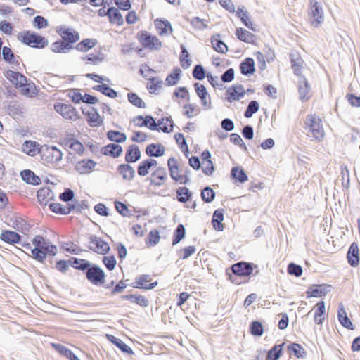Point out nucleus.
Masks as SVG:
<instances>
[{
	"mask_svg": "<svg viewBox=\"0 0 360 360\" xmlns=\"http://www.w3.org/2000/svg\"><path fill=\"white\" fill-rule=\"evenodd\" d=\"M32 244L34 248L31 257L42 264H45L47 258H52L57 255V246L41 235L35 236L32 240Z\"/></svg>",
	"mask_w": 360,
	"mask_h": 360,
	"instance_id": "obj_1",
	"label": "nucleus"
},
{
	"mask_svg": "<svg viewBox=\"0 0 360 360\" xmlns=\"http://www.w3.org/2000/svg\"><path fill=\"white\" fill-rule=\"evenodd\" d=\"M17 38L22 44L34 49H44L49 44V41L46 37L31 30L20 32Z\"/></svg>",
	"mask_w": 360,
	"mask_h": 360,
	"instance_id": "obj_2",
	"label": "nucleus"
},
{
	"mask_svg": "<svg viewBox=\"0 0 360 360\" xmlns=\"http://www.w3.org/2000/svg\"><path fill=\"white\" fill-rule=\"evenodd\" d=\"M307 15L311 25L319 27L324 21V11L321 0H309Z\"/></svg>",
	"mask_w": 360,
	"mask_h": 360,
	"instance_id": "obj_3",
	"label": "nucleus"
},
{
	"mask_svg": "<svg viewBox=\"0 0 360 360\" xmlns=\"http://www.w3.org/2000/svg\"><path fill=\"white\" fill-rule=\"evenodd\" d=\"M304 129L311 133V136L318 141L324 138L325 132L322 120L316 114H309L304 120Z\"/></svg>",
	"mask_w": 360,
	"mask_h": 360,
	"instance_id": "obj_4",
	"label": "nucleus"
},
{
	"mask_svg": "<svg viewBox=\"0 0 360 360\" xmlns=\"http://www.w3.org/2000/svg\"><path fill=\"white\" fill-rule=\"evenodd\" d=\"M167 166L170 176L174 181L181 184H185L188 182L187 174L181 168V165L176 158H169L167 160Z\"/></svg>",
	"mask_w": 360,
	"mask_h": 360,
	"instance_id": "obj_5",
	"label": "nucleus"
},
{
	"mask_svg": "<svg viewBox=\"0 0 360 360\" xmlns=\"http://www.w3.org/2000/svg\"><path fill=\"white\" fill-rule=\"evenodd\" d=\"M136 38L143 48L150 51L159 50L162 47V42L158 37L146 30L139 32Z\"/></svg>",
	"mask_w": 360,
	"mask_h": 360,
	"instance_id": "obj_6",
	"label": "nucleus"
},
{
	"mask_svg": "<svg viewBox=\"0 0 360 360\" xmlns=\"http://www.w3.org/2000/svg\"><path fill=\"white\" fill-rule=\"evenodd\" d=\"M40 152L41 158L47 163H57L62 160L63 153L56 146L42 145Z\"/></svg>",
	"mask_w": 360,
	"mask_h": 360,
	"instance_id": "obj_7",
	"label": "nucleus"
},
{
	"mask_svg": "<svg viewBox=\"0 0 360 360\" xmlns=\"http://www.w3.org/2000/svg\"><path fill=\"white\" fill-rule=\"evenodd\" d=\"M56 32L72 49L75 48L74 44L79 39V32L71 27L60 26L57 28Z\"/></svg>",
	"mask_w": 360,
	"mask_h": 360,
	"instance_id": "obj_8",
	"label": "nucleus"
},
{
	"mask_svg": "<svg viewBox=\"0 0 360 360\" xmlns=\"http://www.w3.org/2000/svg\"><path fill=\"white\" fill-rule=\"evenodd\" d=\"M80 206L79 202L68 203L67 205H62L58 202H51L49 205V208L53 212L57 214L67 215L70 214L73 210H79Z\"/></svg>",
	"mask_w": 360,
	"mask_h": 360,
	"instance_id": "obj_9",
	"label": "nucleus"
},
{
	"mask_svg": "<svg viewBox=\"0 0 360 360\" xmlns=\"http://www.w3.org/2000/svg\"><path fill=\"white\" fill-rule=\"evenodd\" d=\"M257 266L252 263L240 262L231 266L232 272L238 276L247 277L252 274Z\"/></svg>",
	"mask_w": 360,
	"mask_h": 360,
	"instance_id": "obj_10",
	"label": "nucleus"
},
{
	"mask_svg": "<svg viewBox=\"0 0 360 360\" xmlns=\"http://www.w3.org/2000/svg\"><path fill=\"white\" fill-rule=\"evenodd\" d=\"M158 166V162L153 158H147L140 162L137 167V173L141 176H146L152 173Z\"/></svg>",
	"mask_w": 360,
	"mask_h": 360,
	"instance_id": "obj_11",
	"label": "nucleus"
},
{
	"mask_svg": "<svg viewBox=\"0 0 360 360\" xmlns=\"http://www.w3.org/2000/svg\"><path fill=\"white\" fill-rule=\"evenodd\" d=\"M152 280L151 276L148 274H141L136 278L133 287L143 290L153 289L158 285V282H152Z\"/></svg>",
	"mask_w": 360,
	"mask_h": 360,
	"instance_id": "obj_12",
	"label": "nucleus"
},
{
	"mask_svg": "<svg viewBox=\"0 0 360 360\" xmlns=\"http://www.w3.org/2000/svg\"><path fill=\"white\" fill-rule=\"evenodd\" d=\"M167 179V174L165 169L158 166L150 174V182L151 185L161 186L164 185Z\"/></svg>",
	"mask_w": 360,
	"mask_h": 360,
	"instance_id": "obj_13",
	"label": "nucleus"
},
{
	"mask_svg": "<svg viewBox=\"0 0 360 360\" xmlns=\"http://www.w3.org/2000/svg\"><path fill=\"white\" fill-rule=\"evenodd\" d=\"M54 110L67 120L75 119L77 114L73 106L63 103H56L54 104Z\"/></svg>",
	"mask_w": 360,
	"mask_h": 360,
	"instance_id": "obj_14",
	"label": "nucleus"
},
{
	"mask_svg": "<svg viewBox=\"0 0 360 360\" xmlns=\"http://www.w3.org/2000/svg\"><path fill=\"white\" fill-rule=\"evenodd\" d=\"M194 88L196 94L200 100L201 105L205 110L211 108V98L205 86L200 83H195Z\"/></svg>",
	"mask_w": 360,
	"mask_h": 360,
	"instance_id": "obj_15",
	"label": "nucleus"
},
{
	"mask_svg": "<svg viewBox=\"0 0 360 360\" xmlns=\"http://www.w3.org/2000/svg\"><path fill=\"white\" fill-rule=\"evenodd\" d=\"M99 15H106L108 17L110 22L117 26H122L124 24V19L119 11V10L115 7H111L108 9L105 12L104 10L100 9L98 11Z\"/></svg>",
	"mask_w": 360,
	"mask_h": 360,
	"instance_id": "obj_16",
	"label": "nucleus"
},
{
	"mask_svg": "<svg viewBox=\"0 0 360 360\" xmlns=\"http://www.w3.org/2000/svg\"><path fill=\"white\" fill-rule=\"evenodd\" d=\"M0 239L5 243L15 245L21 244L22 236L16 231L5 229L1 231Z\"/></svg>",
	"mask_w": 360,
	"mask_h": 360,
	"instance_id": "obj_17",
	"label": "nucleus"
},
{
	"mask_svg": "<svg viewBox=\"0 0 360 360\" xmlns=\"http://www.w3.org/2000/svg\"><path fill=\"white\" fill-rule=\"evenodd\" d=\"M245 94V91L241 84H235L229 87L226 92V98L229 102L238 101Z\"/></svg>",
	"mask_w": 360,
	"mask_h": 360,
	"instance_id": "obj_18",
	"label": "nucleus"
},
{
	"mask_svg": "<svg viewBox=\"0 0 360 360\" xmlns=\"http://www.w3.org/2000/svg\"><path fill=\"white\" fill-rule=\"evenodd\" d=\"M70 266L75 269L84 271L87 280L90 281V262L75 257H70Z\"/></svg>",
	"mask_w": 360,
	"mask_h": 360,
	"instance_id": "obj_19",
	"label": "nucleus"
},
{
	"mask_svg": "<svg viewBox=\"0 0 360 360\" xmlns=\"http://www.w3.org/2000/svg\"><path fill=\"white\" fill-rule=\"evenodd\" d=\"M4 75L16 89H20V86H22L23 83L27 82V77L18 71L7 70L4 72Z\"/></svg>",
	"mask_w": 360,
	"mask_h": 360,
	"instance_id": "obj_20",
	"label": "nucleus"
},
{
	"mask_svg": "<svg viewBox=\"0 0 360 360\" xmlns=\"http://www.w3.org/2000/svg\"><path fill=\"white\" fill-rule=\"evenodd\" d=\"M109 244L99 237L91 238V251L105 255L110 250Z\"/></svg>",
	"mask_w": 360,
	"mask_h": 360,
	"instance_id": "obj_21",
	"label": "nucleus"
},
{
	"mask_svg": "<svg viewBox=\"0 0 360 360\" xmlns=\"http://www.w3.org/2000/svg\"><path fill=\"white\" fill-rule=\"evenodd\" d=\"M202 162L200 167L202 172L207 176H211L214 171V167L212 161L211 160V154L208 150L203 151L201 155Z\"/></svg>",
	"mask_w": 360,
	"mask_h": 360,
	"instance_id": "obj_22",
	"label": "nucleus"
},
{
	"mask_svg": "<svg viewBox=\"0 0 360 360\" xmlns=\"http://www.w3.org/2000/svg\"><path fill=\"white\" fill-rule=\"evenodd\" d=\"M20 176L22 180L27 184L39 186L41 184V178L31 169H27L20 171Z\"/></svg>",
	"mask_w": 360,
	"mask_h": 360,
	"instance_id": "obj_23",
	"label": "nucleus"
},
{
	"mask_svg": "<svg viewBox=\"0 0 360 360\" xmlns=\"http://www.w3.org/2000/svg\"><path fill=\"white\" fill-rule=\"evenodd\" d=\"M314 320L316 324L322 325L326 316L325 302L320 301L314 307Z\"/></svg>",
	"mask_w": 360,
	"mask_h": 360,
	"instance_id": "obj_24",
	"label": "nucleus"
},
{
	"mask_svg": "<svg viewBox=\"0 0 360 360\" xmlns=\"http://www.w3.org/2000/svg\"><path fill=\"white\" fill-rule=\"evenodd\" d=\"M42 145H40L37 141L32 140H26L22 146V151L30 156H34L36 154H39Z\"/></svg>",
	"mask_w": 360,
	"mask_h": 360,
	"instance_id": "obj_25",
	"label": "nucleus"
},
{
	"mask_svg": "<svg viewBox=\"0 0 360 360\" xmlns=\"http://www.w3.org/2000/svg\"><path fill=\"white\" fill-rule=\"evenodd\" d=\"M235 34L240 41L245 43L255 44L257 41L256 36L244 28H237Z\"/></svg>",
	"mask_w": 360,
	"mask_h": 360,
	"instance_id": "obj_26",
	"label": "nucleus"
},
{
	"mask_svg": "<svg viewBox=\"0 0 360 360\" xmlns=\"http://www.w3.org/2000/svg\"><path fill=\"white\" fill-rule=\"evenodd\" d=\"M348 263L353 267H356L359 264V248L356 243H352L347 254Z\"/></svg>",
	"mask_w": 360,
	"mask_h": 360,
	"instance_id": "obj_27",
	"label": "nucleus"
},
{
	"mask_svg": "<svg viewBox=\"0 0 360 360\" xmlns=\"http://www.w3.org/2000/svg\"><path fill=\"white\" fill-rule=\"evenodd\" d=\"M290 63L294 73L298 77L302 76L305 67L303 59L299 55H291Z\"/></svg>",
	"mask_w": 360,
	"mask_h": 360,
	"instance_id": "obj_28",
	"label": "nucleus"
},
{
	"mask_svg": "<svg viewBox=\"0 0 360 360\" xmlns=\"http://www.w3.org/2000/svg\"><path fill=\"white\" fill-rule=\"evenodd\" d=\"M68 96L75 103L83 102L86 104H90V94L85 93V94L82 96L80 90L78 89H70Z\"/></svg>",
	"mask_w": 360,
	"mask_h": 360,
	"instance_id": "obj_29",
	"label": "nucleus"
},
{
	"mask_svg": "<svg viewBox=\"0 0 360 360\" xmlns=\"http://www.w3.org/2000/svg\"><path fill=\"white\" fill-rule=\"evenodd\" d=\"M165 153V147L160 143H151L146 148V153L151 158L152 157H161Z\"/></svg>",
	"mask_w": 360,
	"mask_h": 360,
	"instance_id": "obj_30",
	"label": "nucleus"
},
{
	"mask_svg": "<svg viewBox=\"0 0 360 360\" xmlns=\"http://www.w3.org/2000/svg\"><path fill=\"white\" fill-rule=\"evenodd\" d=\"M338 318L341 325L347 329L354 330V326L349 318L347 316L344 306L340 304L338 311Z\"/></svg>",
	"mask_w": 360,
	"mask_h": 360,
	"instance_id": "obj_31",
	"label": "nucleus"
},
{
	"mask_svg": "<svg viewBox=\"0 0 360 360\" xmlns=\"http://www.w3.org/2000/svg\"><path fill=\"white\" fill-rule=\"evenodd\" d=\"M123 150L121 146L115 143H110L103 147L101 149L102 154L110 155L113 158H118L121 155Z\"/></svg>",
	"mask_w": 360,
	"mask_h": 360,
	"instance_id": "obj_32",
	"label": "nucleus"
},
{
	"mask_svg": "<svg viewBox=\"0 0 360 360\" xmlns=\"http://www.w3.org/2000/svg\"><path fill=\"white\" fill-rule=\"evenodd\" d=\"M52 347L58 352L60 355L66 357L69 360H80L72 350L65 346L59 343H51Z\"/></svg>",
	"mask_w": 360,
	"mask_h": 360,
	"instance_id": "obj_33",
	"label": "nucleus"
},
{
	"mask_svg": "<svg viewBox=\"0 0 360 360\" xmlns=\"http://www.w3.org/2000/svg\"><path fill=\"white\" fill-rule=\"evenodd\" d=\"M298 89L300 98L302 101H307L310 98L309 85L307 79L303 75L300 77Z\"/></svg>",
	"mask_w": 360,
	"mask_h": 360,
	"instance_id": "obj_34",
	"label": "nucleus"
},
{
	"mask_svg": "<svg viewBox=\"0 0 360 360\" xmlns=\"http://www.w3.org/2000/svg\"><path fill=\"white\" fill-rule=\"evenodd\" d=\"M105 275L102 269L97 266H91V283L101 285L105 283Z\"/></svg>",
	"mask_w": 360,
	"mask_h": 360,
	"instance_id": "obj_35",
	"label": "nucleus"
},
{
	"mask_svg": "<svg viewBox=\"0 0 360 360\" xmlns=\"http://www.w3.org/2000/svg\"><path fill=\"white\" fill-rule=\"evenodd\" d=\"M117 172L125 181L131 180L135 174L134 168L128 164L120 165L117 167Z\"/></svg>",
	"mask_w": 360,
	"mask_h": 360,
	"instance_id": "obj_36",
	"label": "nucleus"
},
{
	"mask_svg": "<svg viewBox=\"0 0 360 360\" xmlns=\"http://www.w3.org/2000/svg\"><path fill=\"white\" fill-rule=\"evenodd\" d=\"M141 158V151L136 145H131L128 147L126 154L125 160L127 162H135Z\"/></svg>",
	"mask_w": 360,
	"mask_h": 360,
	"instance_id": "obj_37",
	"label": "nucleus"
},
{
	"mask_svg": "<svg viewBox=\"0 0 360 360\" xmlns=\"http://www.w3.org/2000/svg\"><path fill=\"white\" fill-rule=\"evenodd\" d=\"M37 197L41 204L46 205L49 200L53 199L54 194L49 187H42L37 191Z\"/></svg>",
	"mask_w": 360,
	"mask_h": 360,
	"instance_id": "obj_38",
	"label": "nucleus"
},
{
	"mask_svg": "<svg viewBox=\"0 0 360 360\" xmlns=\"http://www.w3.org/2000/svg\"><path fill=\"white\" fill-rule=\"evenodd\" d=\"M236 15L238 16V18L240 19V20L242 21L245 26H246L248 28L252 31L256 30L254 24L251 21L250 18L248 15V11H245L243 7L238 8V10L236 11Z\"/></svg>",
	"mask_w": 360,
	"mask_h": 360,
	"instance_id": "obj_39",
	"label": "nucleus"
},
{
	"mask_svg": "<svg viewBox=\"0 0 360 360\" xmlns=\"http://www.w3.org/2000/svg\"><path fill=\"white\" fill-rule=\"evenodd\" d=\"M155 25L160 35H166L172 33V27L167 20H156Z\"/></svg>",
	"mask_w": 360,
	"mask_h": 360,
	"instance_id": "obj_40",
	"label": "nucleus"
},
{
	"mask_svg": "<svg viewBox=\"0 0 360 360\" xmlns=\"http://www.w3.org/2000/svg\"><path fill=\"white\" fill-rule=\"evenodd\" d=\"M51 51L54 53H68L73 49L70 45L68 44L62 39H58L51 45Z\"/></svg>",
	"mask_w": 360,
	"mask_h": 360,
	"instance_id": "obj_41",
	"label": "nucleus"
},
{
	"mask_svg": "<svg viewBox=\"0 0 360 360\" xmlns=\"http://www.w3.org/2000/svg\"><path fill=\"white\" fill-rule=\"evenodd\" d=\"M326 290L321 285H314L306 292L307 298L321 297L326 296Z\"/></svg>",
	"mask_w": 360,
	"mask_h": 360,
	"instance_id": "obj_42",
	"label": "nucleus"
},
{
	"mask_svg": "<svg viewBox=\"0 0 360 360\" xmlns=\"http://www.w3.org/2000/svg\"><path fill=\"white\" fill-rule=\"evenodd\" d=\"M123 300H129L131 303L136 304L141 307H147L148 300L146 297L141 295H125L122 296Z\"/></svg>",
	"mask_w": 360,
	"mask_h": 360,
	"instance_id": "obj_43",
	"label": "nucleus"
},
{
	"mask_svg": "<svg viewBox=\"0 0 360 360\" xmlns=\"http://www.w3.org/2000/svg\"><path fill=\"white\" fill-rule=\"evenodd\" d=\"M200 113V108L196 103H187L183 106V114L188 118H193Z\"/></svg>",
	"mask_w": 360,
	"mask_h": 360,
	"instance_id": "obj_44",
	"label": "nucleus"
},
{
	"mask_svg": "<svg viewBox=\"0 0 360 360\" xmlns=\"http://www.w3.org/2000/svg\"><path fill=\"white\" fill-rule=\"evenodd\" d=\"M13 227L16 231L25 233L30 231L31 225L21 217H17L13 220Z\"/></svg>",
	"mask_w": 360,
	"mask_h": 360,
	"instance_id": "obj_45",
	"label": "nucleus"
},
{
	"mask_svg": "<svg viewBox=\"0 0 360 360\" xmlns=\"http://www.w3.org/2000/svg\"><path fill=\"white\" fill-rule=\"evenodd\" d=\"M224 220L223 210H217L214 211L212 217V224L215 230L222 231L224 226L221 224Z\"/></svg>",
	"mask_w": 360,
	"mask_h": 360,
	"instance_id": "obj_46",
	"label": "nucleus"
},
{
	"mask_svg": "<svg viewBox=\"0 0 360 360\" xmlns=\"http://www.w3.org/2000/svg\"><path fill=\"white\" fill-rule=\"evenodd\" d=\"M173 121L169 117H163L158 121L157 129L165 133H169L173 130Z\"/></svg>",
	"mask_w": 360,
	"mask_h": 360,
	"instance_id": "obj_47",
	"label": "nucleus"
},
{
	"mask_svg": "<svg viewBox=\"0 0 360 360\" xmlns=\"http://www.w3.org/2000/svg\"><path fill=\"white\" fill-rule=\"evenodd\" d=\"M231 177L240 183L248 181V177L242 167H235L231 169Z\"/></svg>",
	"mask_w": 360,
	"mask_h": 360,
	"instance_id": "obj_48",
	"label": "nucleus"
},
{
	"mask_svg": "<svg viewBox=\"0 0 360 360\" xmlns=\"http://www.w3.org/2000/svg\"><path fill=\"white\" fill-rule=\"evenodd\" d=\"M162 85V81L158 77H152L148 79L147 89L150 94H156Z\"/></svg>",
	"mask_w": 360,
	"mask_h": 360,
	"instance_id": "obj_49",
	"label": "nucleus"
},
{
	"mask_svg": "<svg viewBox=\"0 0 360 360\" xmlns=\"http://www.w3.org/2000/svg\"><path fill=\"white\" fill-rule=\"evenodd\" d=\"M240 69L243 75L252 74L255 71V63L253 59L250 58H246L240 63Z\"/></svg>",
	"mask_w": 360,
	"mask_h": 360,
	"instance_id": "obj_50",
	"label": "nucleus"
},
{
	"mask_svg": "<svg viewBox=\"0 0 360 360\" xmlns=\"http://www.w3.org/2000/svg\"><path fill=\"white\" fill-rule=\"evenodd\" d=\"M93 89L100 91L104 95L112 98H115L117 96V92L114 89H111L110 86L105 84L96 85L93 86Z\"/></svg>",
	"mask_w": 360,
	"mask_h": 360,
	"instance_id": "obj_51",
	"label": "nucleus"
},
{
	"mask_svg": "<svg viewBox=\"0 0 360 360\" xmlns=\"http://www.w3.org/2000/svg\"><path fill=\"white\" fill-rule=\"evenodd\" d=\"M211 44L212 48L220 53L225 54L227 53L229 49L227 45L222 41L219 40L218 37H213L211 39Z\"/></svg>",
	"mask_w": 360,
	"mask_h": 360,
	"instance_id": "obj_52",
	"label": "nucleus"
},
{
	"mask_svg": "<svg viewBox=\"0 0 360 360\" xmlns=\"http://www.w3.org/2000/svg\"><path fill=\"white\" fill-rule=\"evenodd\" d=\"M108 337L110 341L116 345L122 352L127 354H131L133 352L132 349L120 338L113 335H108Z\"/></svg>",
	"mask_w": 360,
	"mask_h": 360,
	"instance_id": "obj_53",
	"label": "nucleus"
},
{
	"mask_svg": "<svg viewBox=\"0 0 360 360\" xmlns=\"http://www.w3.org/2000/svg\"><path fill=\"white\" fill-rule=\"evenodd\" d=\"M181 70L179 68H175L172 73L167 75L165 82L168 86L176 85L180 79Z\"/></svg>",
	"mask_w": 360,
	"mask_h": 360,
	"instance_id": "obj_54",
	"label": "nucleus"
},
{
	"mask_svg": "<svg viewBox=\"0 0 360 360\" xmlns=\"http://www.w3.org/2000/svg\"><path fill=\"white\" fill-rule=\"evenodd\" d=\"M59 199L61 201L68 203L79 202L78 200L75 199L74 191L69 188H65L64 191L59 195Z\"/></svg>",
	"mask_w": 360,
	"mask_h": 360,
	"instance_id": "obj_55",
	"label": "nucleus"
},
{
	"mask_svg": "<svg viewBox=\"0 0 360 360\" xmlns=\"http://www.w3.org/2000/svg\"><path fill=\"white\" fill-rule=\"evenodd\" d=\"M284 343L274 345L267 353L266 360H278L282 354Z\"/></svg>",
	"mask_w": 360,
	"mask_h": 360,
	"instance_id": "obj_56",
	"label": "nucleus"
},
{
	"mask_svg": "<svg viewBox=\"0 0 360 360\" xmlns=\"http://www.w3.org/2000/svg\"><path fill=\"white\" fill-rule=\"evenodd\" d=\"M173 98L174 100L181 99L182 101H188L190 99L189 92L186 87H178L173 93Z\"/></svg>",
	"mask_w": 360,
	"mask_h": 360,
	"instance_id": "obj_57",
	"label": "nucleus"
},
{
	"mask_svg": "<svg viewBox=\"0 0 360 360\" xmlns=\"http://www.w3.org/2000/svg\"><path fill=\"white\" fill-rule=\"evenodd\" d=\"M160 240V232L157 229H152L149 232L146 239V245L148 247H152L157 245Z\"/></svg>",
	"mask_w": 360,
	"mask_h": 360,
	"instance_id": "obj_58",
	"label": "nucleus"
},
{
	"mask_svg": "<svg viewBox=\"0 0 360 360\" xmlns=\"http://www.w3.org/2000/svg\"><path fill=\"white\" fill-rule=\"evenodd\" d=\"M288 350L294 354L297 358H302L305 354L304 349L302 345L297 343H291L288 346Z\"/></svg>",
	"mask_w": 360,
	"mask_h": 360,
	"instance_id": "obj_59",
	"label": "nucleus"
},
{
	"mask_svg": "<svg viewBox=\"0 0 360 360\" xmlns=\"http://www.w3.org/2000/svg\"><path fill=\"white\" fill-rule=\"evenodd\" d=\"M107 136L109 140L117 143H123L127 139V136L124 133L114 130L109 131Z\"/></svg>",
	"mask_w": 360,
	"mask_h": 360,
	"instance_id": "obj_60",
	"label": "nucleus"
},
{
	"mask_svg": "<svg viewBox=\"0 0 360 360\" xmlns=\"http://www.w3.org/2000/svg\"><path fill=\"white\" fill-rule=\"evenodd\" d=\"M174 139L181 150L184 154L188 153V146L186 143L184 134L181 133H177L174 135Z\"/></svg>",
	"mask_w": 360,
	"mask_h": 360,
	"instance_id": "obj_61",
	"label": "nucleus"
},
{
	"mask_svg": "<svg viewBox=\"0 0 360 360\" xmlns=\"http://www.w3.org/2000/svg\"><path fill=\"white\" fill-rule=\"evenodd\" d=\"M129 101L134 106L139 108H144L146 104L135 93H129L127 94Z\"/></svg>",
	"mask_w": 360,
	"mask_h": 360,
	"instance_id": "obj_62",
	"label": "nucleus"
},
{
	"mask_svg": "<svg viewBox=\"0 0 360 360\" xmlns=\"http://www.w3.org/2000/svg\"><path fill=\"white\" fill-rule=\"evenodd\" d=\"M176 194L178 200L181 202H187L191 196V193L186 187L179 188L177 189Z\"/></svg>",
	"mask_w": 360,
	"mask_h": 360,
	"instance_id": "obj_63",
	"label": "nucleus"
},
{
	"mask_svg": "<svg viewBox=\"0 0 360 360\" xmlns=\"http://www.w3.org/2000/svg\"><path fill=\"white\" fill-rule=\"evenodd\" d=\"M185 228L183 224H179L173 236L172 245H175L184 238Z\"/></svg>",
	"mask_w": 360,
	"mask_h": 360,
	"instance_id": "obj_64",
	"label": "nucleus"
}]
</instances>
